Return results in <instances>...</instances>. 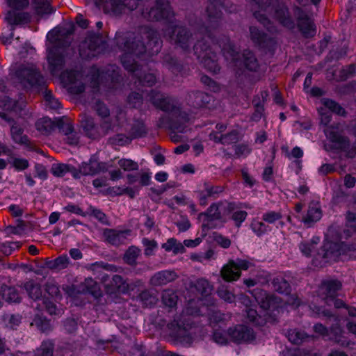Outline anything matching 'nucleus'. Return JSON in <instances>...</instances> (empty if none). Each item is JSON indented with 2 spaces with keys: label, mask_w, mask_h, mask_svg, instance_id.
Returning <instances> with one entry per match:
<instances>
[{
  "label": "nucleus",
  "mask_w": 356,
  "mask_h": 356,
  "mask_svg": "<svg viewBox=\"0 0 356 356\" xmlns=\"http://www.w3.org/2000/svg\"><path fill=\"white\" fill-rule=\"evenodd\" d=\"M163 63L174 74L186 76L190 69L187 65L183 64L176 56L165 54L162 57Z\"/></svg>",
  "instance_id": "412c9836"
},
{
  "label": "nucleus",
  "mask_w": 356,
  "mask_h": 356,
  "mask_svg": "<svg viewBox=\"0 0 356 356\" xmlns=\"http://www.w3.org/2000/svg\"><path fill=\"white\" fill-rule=\"evenodd\" d=\"M321 217V210L319 207L315 204H310L307 211V216L304 218V222L309 223L319 220Z\"/></svg>",
  "instance_id": "603ef678"
},
{
  "label": "nucleus",
  "mask_w": 356,
  "mask_h": 356,
  "mask_svg": "<svg viewBox=\"0 0 356 356\" xmlns=\"http://www.w3.org/2000/svg\"><path fill=\"white\" fill-rule=\"evenodd\" d=\"M248 216V213L245 211H238L234 212L232 216V219L235 222L236 225L239 227L241 223L245 220Z\"/></svg>",
  "instance_id": "774afa93"
},
{
  "label": "nucleus",
  "mask_w": 356,
  "mask_h": 356,
  "mask_svg": "<svg viewBox=\"0 0 356 356\" xmlns=\"http://www.w3.org/2000/svg\"><path fill=\"white\" fill-rule=\"evenodd\" d=\"M73 33L72 26L68 28L56 26L48 33L47 40L53 44L51 47L65 49L70 45Z\"/></svg>",
  "instance_id": "1a4fd4ad"
},
{
  "label": "nucleus",
  "mask_w": 356,
  "mask_h": 356,
  "mask_svg": "<svg viewBox=\"0 0 356 356\" xmlns=\"http://www.w3.org/2000/svg\"><path fill=\"white\" fill-rule=\"evenodd\" d=\"M167 326L170 330V335L177 338H182L186 336V328L178 321L175 320L169 323Z\"/></svg>",
  "instance_id": "09e8293b"
},
{
  "label": "nucleus",
  "mask_w": 356,
  "mask_h": 356,
  "mask_svg": "<svg viewBox=\"0 0 356 356\" xmlns=\"http://www.w3.org/2000/svg\"><path fill=\"white\" fill-rule=\"evenodd\" d=\"M7 22L12 25H22L28 24L31 16L28 13H16L9 11L6 17Z\"/></svg>",
  "instance_id": "473e14b6"
},
{
  "label": "nucleus",
  "mask_w": 356,
  "mask_h": 356,
  "mask_svg": "<svg viewBox=\"0 0 356 356\" xmlns=\"http://www.w3.org/2000/svg\"><path fill=\"white\" fill-rule=\"evenodd\" d=\"M179 297L177 292L172 289H165L161 293V302L165 307L169 309V312L177 308Z\"/></svg>",
  "instance_id": "7c9ffc66"
},
{
  "label": "nucleus",
  "mask_w": 356,
  "mask_h": 356,
  "mask_svg": "<svg viewBox=\"0 0 356 356\" xmlns=\"http://www.w3.org/2000/svg\"><path fill=\"white\" fill-rule=\"evenodd\" d=\"M253 15L268 31L273 32L275 30L273 23L265 15L259 11H255Z\"/></svg>",
  "instance_id": "13d9d810"
},
{
  "label": "nucleus",
  "mask_w": 356,
  "mask_h": 356,
  "mask_svg": "<svg viewBox=\"0 0 356 356\" xmlns=\"http://www.w3.org/2000/svg\"><path fill=\"white\" fill-rule=\"evenodd\" d=\"M252 295L260 307L265 311L277 309L281 304V298L274 294L268 293L261 289L253 291Z\"/></svg>",
  "instance_id": "ddd939ff"
},
{
  "label": "nucleus",
  "mask_w": 356,
  "mask_h": 356,
  "mask_svg": "<svg viewBox=\"0 0 356 356\" xmlns=\"http://www.w3.org/2000/svg\"><path fill=\"white\" fill-rule=\"evenodd\" d=\"M298 27L305 38H312L316 33L313 20L298 6L294 7Z\"/></svg>",
  "instance_id": "4468645a"
},
{
  "label": "nucleus",
  "mask_w": 356,
  "mask_h": 356,
  "mask_svg": "<svg viewBox=\"0 0 356 356\" xmlns=\"http://www.w3.org/2000/svg\"><path fill=\"white\" fill-rule=\"evenodd\" d=\"M138 298L146 307L156 305L159 300L156 293L150 290L143 291L139 293Z\"/></svg>",
  "instance_id": "c03bdc74"
},
{
  "label": "nucleus",
  "mask_w": 356,
  "mask_h": 356,
  "mask_svg": "<svg viewBox=\"0 0 356 356\" xmlns=\"http://www.w3.org/2000/svg\"><path fill=\"white\" fill-rule=\"evenodd\" d=\"M213 241L223 248H228L231 245V241L218 232L213 234Z\"/></svg>",
  "instance_id": "338daca9"
},
{
  "label": "nucleus",
  "mask_w": 356,
  "mask_h": 356,
  "mask_svg": "<svg viewBox=\"0 0 356 356\" xmlns=\"http://www.w3.org/2000/svg\"><path fill=\"white\" fill-rule=\"evenodd\" d=\"M141 33L147 40V50L149 49L152 54L158 53L162 45V40L159 33L148 26L142 27Z\"/></svg>",
  "instance_id": "6ab92c4d"
},
{
  "label": "nucleus",
  "mask_w": 356,
  "mask_h": 356,
  "mask_svg": "<svg viewBox=\"0 0 356 356\" xmlns=\"http://www.w3.org/2000/svg\"><path fill=\"white\" fill-rule=\"evenodd\" d=\"M247 318L257 326H264L267 323H275L277 316L275 314L266 312L263 316L259 315L257 311L251 307L245 310Z\"/></svg>",
  "instance_id": "4be33fe9"
},
{
  "label": "nucleus",
  "mask_w": 356,
  "mask_h": 356,
  "mask_svg": "<svg viewBox=\"0 0 356 356\" xmlns=\"http://www.w3.org/2000/svg\"><path fill=\"white\" fill-rule=\"evenodd\" d=\"M225 6V0H208L206 13L211 26L216 27L218 22L222 19V9Z\"/></svg>",
  "instance_id": "f3484780"
},
{
  "label": "nucleus",
  "mask_w": 356,
  "mask_h": 356,
  "mask_svg": "<svg viewBox=\"0 0 356 356\" xmlns=\"http://www.w3.org/2000/svg\"><path fill=\"white\" fill-rule=\"evenodd\" d=\"M202 216L207 218L208 220H220L222 216L219 211V205L215 203L212 204L206 212L199 213L198 219Z\"/></svg>",
  "instance_id": "49530a36"
},
{
  "label": "nucleus",
  "mask_w": 356,
  "mask_h": 356,
  "mask_svg": "<svg viewBox=\"0 0 356 356\" xmlns=\"http://www.w3.org/2000/svg\"><path fill=\"white\" fill-rule=\"evenodd\" d=\"M236 267V262L233 260H230L227 264L225 265L221 271L220 274L223 280L227 282H232L238 280L241 276V271L237 270Z\"/></svg>",
  "instance_id": "c756f323"
},
{
  "label": "nucleus",
  "mask_w": 356,
  "mask_h": 356,
  "mask_svg": "<svg viewBox=\"0 0 356 356\" xmlns=\"http://www.w3.org/2000/svg\"><path fill=\"white\" fill-rule=\"evenodd\" d=\"M10 133L13 140L20 145L29 146L31 144L28 137L24 134V129L17 124L16 122L12 124L10 128Z\"/></svg>",
  "instance_id": "4c0bfd02"
},
{
  "label": "nucleus",
  "mask_w": 356,
  "mask_h": 356,
  "mask_svg": "<svg viewBox=\"0 0 356 356\" xmlns=\"http://www.w3.org/2000/svg\"><path fill=\"white\" fill-rule=\"evenodd\" d=\"M114 40L118 48L127 54L140 56L147 51L141 36L134 32H118Z\"/></svg>",
  "instance_id": "7ed1b4c3"
},
{
  "label": "nucleus",
  "mask_w": 356,
  "mask_h": 356,
  "mask_svg": "<svg viewBox=\"0 0 356 356\" xmlns=\"http://www.w3.org/2000/svg\"><path fill=\"white\" fill-rule=\"evenodd\" d=\"M186 101L190 106L199 108L208 104L211 101V97L200 90H191L187 93Z\"/></svg>",
  "instance_id": "b1692460"
},
{
  "label": "nucleus",
  "mask_w": 356,
  "mask_h": 356,
  "mask_svg": "<svg viewBox=\"0 0 356 356\" xmlns=\"http://www.w3.org/2000/svg\"><path fill=\"white\" fill-rule=\"evenodd\" d=\"M321 101L323 106L329 109L328 111H331L339 115H346L345 109L337 102L328 98H324Z\"/></svg>",
  "instance_id": "3c124183"
},
{
  "label": "nucleus",
  "mask_w": 356,
  "mask_h": 356,
  "mask_svg": "<svg viewBox=\"0 0 356 356\" xmlns=\"http://www.w3.org/2000/svg\"><path fill=\"white\" fill-rule=\"evenodd\" d=\"M122 64L124 69L130 72L141 86L151 87L155 84L156 81L155 74L154 73H146L136 61L131 59L127 55H124L122 58Z\"/></svg>",
  "instance_id": "0eeeda50"
},
{
  "label": "nucleus",
  "mask_w": 356,
  "mask_h": 356,
  "mask_svg": "<svg viewBox=\"0 0 356 356\" xmlns=\"http://www.w3.org/2000/svg\"><path fill=\"white\" fill-rule=\"evenodd\" d=\"M129 285L123 277L118 275L113 276L109 283L105 284V291L107 294L118 296L129 291Z\"/></svg>",
  "instance_id": "5701e85b"
},
{
  "label": "nucleus",
  "mask_w": 356,
  "mask_h": 356,
  "mask_svg": "<svg viewBox=\"0 0 356 356\" xmlns=\"http://www.w3.org/2000/svg\"><path fill=\"white\" fill-rule=\"evenodd\" d=\"M47 60L49 69L52 74L63 70L65 65V58L63 50L51 47L48 50Z\"/></svg>",
  "instance_id": "a211bd4d"
},
{
  "label": "nucleus",
  "mask_w": 356,
  "mask_h": 356,
  "mask_svg": "<svg viewBox=\"0 0 356 356\" xmlns=\"http://www.w3.org/2000/svg\"><path fill=\"white\" fill-rule=\"evenodd\" d=\"M238 140V132L236 130H232V131L226 134H222L223 145H230L232 143H236Z\"/></svg>",
  "instance_id": "e2e57ef3"
},
{
  "label": "nucleus",
  "mask_w": 356,
  "mask_h": 356,
  "mask_svg": "<svg viewBox=\"0 0 356 356\" xmlns=\"http://www.w3.org/2000/svg\"><path fill=\"white\" fill-rule=\"evenodd\" d=\"M54 349V345L51 341H44L38 350L36 356H53Z\"/></svg>",
  "instance_id": "bf43d9fd"
},
{
  "label": "nucleus",
  "mask_w": 356,
  "mask_h": 356,
  "mask_svg": "<svg viewBox=\"0 0 356 356\" xmlns=\"http://www.w3.org/2000/svg\"><path fill=\"white\" fill-rule=\"evenodd\" d=\"M147 129L144 122L141 120H135L131 125L129 134L131 138H141L146 136Z\"/></svg>",
  "instance_id": "58836bf2"
},
{
  "label": "nucleus",
  "mask_w": 356,
  "mask_h": 356,
  "mask_svg": "<svg viewBox=\"0 0 356 356\" xmlns=\"http://www.w3.org/2000/svg\"><path fill=\"white\" fill-rule=\"evenodd\" d=\"M131 231L126 229L119 231L114 229H106L104 230L103 235L106 242L115 246H119L125 243L127 235H129Z\"/></svg>",
  "instance_id": "a878e982"
},
{
  "label": "nucleus",
  "mask_w": 356,
  "mask_h": 356,
  "mask_svg": "<svg viewBox=\"0 0 356 356\" xmlns=\"http://www.w3.org/2000/svg\"><path fill=\"white\" fill-rule=\"evenodd\" d=\"M18 81L24 87H35L40 90H44V99L51 109L60 108V103L54 98L51 90L47 89L44 77L33 65H21L15 72Z\"/></svg>",
  "instance_id": "f257e3e1"
},
{
  "label": "nucleus",
  "mask_w": 356,
  "mask_h": 356,
  "mask_svg": "<svg viewBox=\"0 0 356 356\" xmlns=\"http://www.w3.org/2000/svg\"><path fill=\"white\" fill-rule=\"evenodd\" d=\"M287 337L293 344L299 345L307 337V334L297 330H290L288 331Z\"/></svg>",
  "instance_id": "4d7b16f0"
},
{
  "label": "nucleus",
  "mask_w": 356,
  "mask_h": 356,
  "mask_svg": "<svg viewBox=\"0 0 356 356\" xmlns=\"http://www.w3.org/2000/svg\"><path fill=\"white\" fill-rule=\"evenodd\" d=\"M170 42L175 46L181 48L183 51H188L191 44L193 41V34L188 29L181 26L172 27L170 35Z\"/></svg>",
  "instance_id": "9b49d317"
},
{
  "label": "nucleus",
  "mask_w": 356,
  "mask_h": 356,
  "mask_svg": "<svg viewBox=\"0 0 356 356\" xmlns=\"http://www.w3.org/2000/svg\"><path fill=\"white\" fill-rule=\"evenodd\" d=\"M151 100L155 106L169 113L170 129L171 130L177 131L180 133L186 131V124L189 121L188 115L185 111H182L174 100L154 91L151 93Z\"/></svg>",
  "instance_id": "f03ea898"
},
{
  "label": "nucleus",
  "mask_w": 356,
  "mask_h": 356,
  "mask_svg": "<svg viewBox=\"0 0 356 356\" xmlns=\"http://www.w3.org/2000/svg\"><path fill=\"white\" fill-rule=\"evenodd\" d=\"M343 331L339 325V323H335L330 327V340L333 341L335 343L341 346H348L349 342L347 339L343 335Z\"/></svg>",
  "instance_id": "72a5a7b5"
},
{
  "label": "nucleus",
  "mask_w": 356,
  "mask_h": 356,
  "mask_svg": "<svg viewBox=\"0 0 356 356\" xmlns=\"http://www.w3.org/2000/svg\"><path fill=\"white\" fill-rule=\"evenodd\" d=\"M272 285L275 291L280 293L289 294L291 286L283 277H275L272 281Z\"/></svg>",
  "instance_id": "de8ad7c7"
},
{
  "label": "nucleus",
  "mask_w": 356,
  "mask_h": 356,
  "mask_svg": "<svg viewBox=\"0 0 356 356\" xmlns=\"http://www.w3.org/2000/svg\"><path fill=\"white\" fill-rule=\"evenodd\" d=\"M177 277L175 271L163 270L154 274L150 280V283L153 286L165 285L175 280Z\"/></svg>",
  "instance_id": "bb28decb"
},
{
  "label": "nucleus",
  "mask_w": 356,
  "mask_h": 356,
  "mask_svg": "<svg viewBox=\"0 0 356 356\" xmlns=\"http://www.w3.org/2000/svg\"><path fill=\"white\" fill-rule=\"evenodd\" d=\"M140 250L135 247L131 246L125 252L123 260L124 261L131 266L136 265V259L139 256Z\"/></svg>",
  "instance_id": "864d4df0"
},
{
  "label": "nucleus",
  "mask_w": 356,
  "mask_h": 356,
  "mask_svg": "<svg viewBox=\"0 0 356 356\" xmlns=\"http://www.w3.org/2000/svg\"><path fill=\"white\" fill-rule=\"evenodd\" d=\"M217 293L218 296L226 302H232L235 300V296L224 286L219 288Z\"/></svg>",
  "instance_id": "69168bd1"
},
{
  "label": "nucleus",
  "mask_w": 356,
  "mask_h": 356,
  "mask_svg": "<svg viewBox=\"0 0 356 356\" xmlns=\"http://www.w3.org/2000/svg\"><path fill=\"white\" fill-rule=\"evenodd\" d=\"M190 287L195 288L199 293L205 296L209 295L212 290V286L204 279H199L195 282H191Z\"/></svg>",
  "instance_id": "37998d69"
},
{
  "label": "nucleus",
  "mask_w": 356,
  "mask_h": 356,
  "mask_svg": "<svg viewBox=\"0 0 356 356\" xmlns=\"http://www.w3.org/2000/svg\"><path fill=\"white\" fill-rule=\"evenodd\" d=\"M356 71V65L355 64H350L346 67H343L340 70V79L341 81H346L350 77H352Z\"/></svg>",
  "instance_id": "680f3d73"
},
{
  "label": "nucleus",
  "mask_w": 356,
  "mask_h": 356,
  "mask_svg": "<svg viewBox=\"0 0 356 356\" xmlns=\"http://www.w3.org/2000/svg\"><path fill=\"white\" fill-rule=\"evenodd\" d=\"M193 51L199 60L210 55L209 53H213L209 44L204 38L197 41L193 46Z\"/></svg>",
  "instance_id": "f704fd0d"
},
{
  "label": "nucleus",
  "mask_w": 356,
  "mask_h": 356,
  "mask_svg": "<svg viewBox=\"0 0 356 356\" xmlns=\"http://www.w3.org/2000/svg\"><path fill=\"white\" fill-rule=\"evenodd\" d=\"M105 163L98 162L95 156H92L88 163H83L78 170L79 175H94L100 172L106 171Z\"/></svg>",
  "instance_id": "393cba45"
},
{
  "label": "nucleus",
  "mask_w": 356,
  "mask_h": 356,
  "mask_svg": "<svg viewBox=\"0 0 356 356\" xmlns=\"http://www.w3.org/2000/svg\"><path fill=\"white\" fill-rule=\"evenodd\" d=\"M209 54L210 55L201 59L200 62L208 71L217 74L220 72V67L218 63L216 54L215 52Z\"/></svg>",
  "instance_id": "a19ab883"
},
{
  "label": "nucleus",
  "mask_w": 356,
  "mask_h": 356,
  "mask_svg": "<svg viewBox=\"0 0 356 356\" xmlns=\"http://www.w3.org/2000/svg\"><path fill=\"white\" fill-rule=\"evenodd\" d=\"M142 15L149 21L171 24L174 22L175 14L168 0H155L154 6L144 9Z\"/></svg>",
  "instance_id": "39448f33"
},
{
  "label": "nucleus",
  "mask_w": 356,
  "mask_h": 356,
  "mask_svg": "<svg viewBox=\"0 0 356 356\" xmlns=\"http://www.w3.org/2000/svg\"><path fill=\"white\" fill-rule=\"evenodd\" d=\"M262 10L274 13V17L283 26L289 29L295 27V22L285 3L278 0H253Z\"/></svg>",
  "instance_id": "20e7f679"
},
{
  "label": "nucleus",
  "mask_w": 356,
  "mask_h": 356,
  "mask_svg": "<svg viewBox=\"0 0 356 356\" xmlns=\"http://www.w3.org/2000/svg\"><path fill=\"white\" fill-rule=\"evenodd\" d=\"M99 79L102 83L112 88L113 84L119 83L122 79L120 68L115 65H108L99 73Z\"/></svg>",
  "instance_id": "aec40b11"
},
{
  "label": "nucleus",
  "mask_w": 356,
  "mask_h": 356,
  "mask_svg": "<svg viewBox=\"0 0 356 356\" xmlns=\"http://www.w3.org/2000/svg\"><path fill=\"white\" fill-rule=\"evenodd\" d=\"M339 129V124L331 125L324 130L327 138L333 143L332 149L346 150L350 147V140L345 136L341 135L335 129Z\"/></svg>",
  "instance_id": "dca6fc26"
},
{
  "label": "nucleus",
  "mask_w": 356,
  "mask_h": 356,
  "mask_svg": "<svg viewBox=\"0 0 356 356\" xmlns=\"http://www.w3.org/2000/svg\"><path fill=\"white\" fill-rule=\"evenodd\" d=\"M131 140L128 136H126L124 134H116L114 136L110 137L108 138V143L111 145H124L125 144L129 143Z\"/></svg>",
  "instance_id": "052dcab7"
},
{
  "label": "nucleus",
  "mask_w": 356,
  "mask_h": 356,
  "mask_svg": "<svg viewBox=\"0 0 356 356\" xmlns=\"http://www.w3.org/2000/svg\"><path fill=\"white\" fill-rule=\"evenodd\" d=\"M35 126L37 129L44 134H50L56 128L63 134H69L72 130L70 120L65 116L56 120H52L49 118H43L36 122Z\"/></svg>",
  "instance_id": "6e6552de"
},
{
  "label": "nucleus",
  "mask_w": 356,
  "mask_h": 356,
  "mask_svg": "<svg viewBox=\"0 0 356 356\" xmlns=\"http://www.w3.org/2000/svg\"><path fill=\"white\" fill-rule=\"evenodd\" d=\"M24 286L31 298L38 300L42 296L40 285L34 282L33 280L26 282Z\"/></svg>",
  "instance_id": "a18cd8bd"
},
{
  "label": "nucleus",
  "mask_w": 356,
  "mask_h": 356,
  "mask_svg": "<svg viewBox=\"0 0 356 356\" xmlns=\"http://www.w3.org/2000/svg\"><path fill=\"white\" fill-rule=\"evenodd\" d=\"M69 264L70 259L65 254L61 255L52 260L46 259L44 261L45 267L55 271H60L61 270L65 269L67 268Z\"/></svg>",
  "instance_id": "2f4dec72"
},
{
  "label": "nucleus",
  "mask_w": 356,
  "mask_h": 356,
  "mask_svg": "<svg viewBox=\"0 0 356 356\" xmlns=\"http://www.w3.org/2000/svg\"><path fill=\"white\" fill-rule=\"evenodd\" d=\"M250 33L251 40L260 49L264 50L266 53L273 54L276 47V42L273 38L268 37L267 34L253 26L250 27Z\"/></svg>",
  "instance_id": "2eb2a0df"
},
{
  "label": "nucleus",
  "mask_w": 356,
  "mask_h": 356,
  "mask_svg": "<svg viewBox=\"0 0 356 356\" xmlns=\"http://www.w3.org/2000/svg\"><path fill=\"white\" fill-rule=\"evenodd\" d=\"M1 296L8 303H19L22 300L18 291L15 287L6 285L1 287Z\"/></svg>",
  "instance_id": "ea45409f"
},
{
  "label": "nucleus",
  "mask_w": 356,
  "mask_h": 356,
  "mask_svg": "<svg viewBox=\"0 0 356 356\" xmlns=\"http://www.w3.org/2000/svg\"><path fill=\"white\" fill-rule=\"evenodd\" d=\"M80 123L86 135L88 138L95 139L100 136V134L97 131V127L92 118L84 114L81 115Z\"/></svg>",
  "instance_id": "cd10ccee"
},
{
  "label": "nucleus",
  "mask_w": 356,
  "mask_h": 356,
  "mask_svg": "<svg viewBox=\"0 0 356 356\" xmlns=\"http://www.w3.org/2000/svg\"><path fill=\"white\" fill-rule=\"evenodd\" d=\"M118 164L125 171L137 170L138 169V163L131 159H122L118 161Z\"/></svg>",
  "instance_id": "0e129e2a"
},
{
  "label": "nucleus",
  "mask_w": 356,
  "mask_h": 356,
  "mask_svg": "<svg viewBox=\"0 0 356 356\" xmlns=\"http://www.w3.org/2000/svg\"><path fill=\"white\" fill-rule=\"evenodd\" d=\"M341 288V283L337 280H332L323 283L321 286V290L326 295L325 301L326 303L330 305V300H334L337 295V291Z\"/></svg>",
  "instance_id": "c85d7f7f"
},
{
  "label": "nucleus",
  "mask_w": 356,
  "mask_h": 356,
  "mask_svg": "<svg viewBox=\"0 0 356 356\" xmlns=\"http://www.w3.org/2000/svg\"><path fill=\"white\" fill-rule=\"evenodd\" d=\"M242 62L245 69L251 72H257L259 67L257 58L254 53L244 50L242 54Z\"/></svg>",
  "instance_id": "c9c22d12"
},
{
  "label": "nucleus",
  "mask_w": 356,
  "mask_h": 356,
  "mask_svg": "<svg viewBox=\"0 0 356 356\" xmlns=\"http://www.w3.org/2000/svg\"><path fill=\"white\" fill-rule=\"evenodd\" d=\"M106 47V41L102 35L90 33L80 44L79 54L83 58L91 59L103 53Z\"/></svg>",
  "instance_id": "423d86ee"
},
{
  "label": "nucleus",
  "mask_w": 356,
  "mask_h": 356,
  "mask_svg": "<svg viewBox=\"0 0 356 356\" xmlns=\"http://www.w3.org/2000/svg\"><path fill=\"white\" fill-rule=\"evenodd\" d=\"M33 324L42 332L51 330L50 321L42 314H38L35 316L32 323V325Z\"/></svg>",
  "instance_id": "8fccbe9b"
},
{
  "label": "nucleus",
  "mask_w": 356,
  "mask_h": 356,
  "mask_svg": "<svg viewBox=\"0 0 356 356\" xmlns=\"http://www.w3.org/2000/svg\"><path fill=\"white\" fill-rule=\"evenodd\" d=\"M339 254L337 245L327 242L314 255L312 264L316 267L322 268L331 260L335 261Z\"/></svg>",
  "instance_id": "9d476101"
},
{
  "label": "nucleus",
  "mask_w": 356,
  "mask_h": 356,
  "mask_svg": "<svg viewBox=\"0 0 356 356\" xmlns=\"http://www.w3.org/2000/svg\"><path fill=\"white\" fill-rule=\"evenodd\" d=\"M84 288H86L87 292L90 293L95 298H99L102 295L99 284L90 278L85 280Z\"/></svg>",
  "instance_id": "5fc2aeb1"
},
{
  "label": "nucleus",
  "mask_w": 356,
  "mask_h": 356,
  "mask_svg": "<svg viewBox=\"0 0 356 356\" xmlns=\"http://www.w3.org/2000/svg\"><path fill=\"white\" fill-rule=\"evenodd\" d=\"M227 334L232 341L236 343H252L256 339L254 330L245 325H236L229 327Z\"/></svg>",
  "instance_id": "f8f14e48"
},
{
  "label": "nucleus",
  "mask_w": 356,
  "mask_h": 356,
  "mask_svg": "<svg viewBox=\"0 0 356 356\" xmlns=\"http://www.w3.org/2000/svg\"><path fill=\"white\" fill-rule=\"evenodd\" d=\"M51 172L54 175L57 177H63L66 172H71L74 177L79 178L78 170L71 168L69 165L60 163L52 166Z\"/></svg>",
  "instance_id": "79ce46f5"
},
{
  "label": "nucleus",
  "mask_w": 356,
  "mask_h": 356,
  "mask_svg": "<svg viewBox=\"0 0 356 356\" xmlns=\"http://www.w3.org/2000/svg\"><path fill=\"white\" fill-rule=\"evenodd\" d=\"M33 5L36 14L40 16L50 15L56 10L51 5V0H33Z\"/></svg>",
  "instance_id": "e433bc0d"
},
{
  "label": "nucleus",
  "mask_w": 356,
  "mask_h": 356,
  "mask_svg": "<svg viewBox=\"0 0 356 356\" xmlns=\"http://www.w3.org/2000/svg\"><path fill=\"white\" fill-rule=\"evenodd\" d=\"M143 95L140 93L136 92H131L127 99V104L129 106V107L133 108H140L143 104Z\"/></svg>",
  "instance_id": "6e6d98bb"
}]
</instances>
